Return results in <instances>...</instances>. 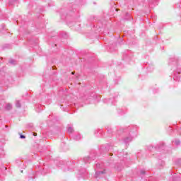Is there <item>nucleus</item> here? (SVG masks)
Instances as JSON below:
<instances>
[{"mask_svg": "<svg viewBox=\"0 0 181 181\" xmlns=\"http://www.w3.org/2000/svg\"><path fill=\"white\" fill-rule=\"evenodd\" d=\"M81 163V161H79L78 163H74L69 161L65 162V161H59V168H61L64 170V172H73V168H78V175L79 176H82V177H84V175H87V170L86 168H80L81 166H80Z\"/></svg>", "mask_w": 181, "mask_h": 181, "instance_id": "nucleus-1", "label": "nucleus"}, {"mask_svg": "<svg viewBox=\"0 0 181 181\" xmlns=\"http://www.w3.org/2000/svg\"><path fill=\"white\" fill-rule=\"evenodd\" d=\"M168 66L171 67V70H173L174 73L173 78L175 81H180L181 66L179 64V58H170L168 60Z\"/></svg>", "mask_w": 181, "mask_h": 181, "instance_id": "nucleus-2", "label": "nucleus"}, {"mask_svg": "<svg viewBox=\"0 0 181 181\" xmlns=\"http://www.w3.org/2000/svg\"><path fill=\"white\" fill-rule=\"evenodd\" d=\"M123 132L126 134V136L123 139V142L127 145L129 142H132L138 136V127L135 125L129 126L123 130Z\"/></svg>", "mask_w": 181, "mask_h": 181, "instance_id": "nucleus-3", "label": "nucleus"}, {"mask_svg": "<svg viewBox=\"0 0 181 181\" xmlns=\"http://www.w3.org/2000/svg\"><path fill=\"white\" fill-rule=\"evenodd\" d=\"M96 172H95V177L98 179V177H104L107 174V170L104 168V165L103 163H96Z\"/></svg>", "mask_w": 181, "mask_h": 181, "instance_id": "nucleus-4", "label": "nucleus"}, {"mask_svg": "<svg viewBox=\"0 0 181 181\" xmlns=\"http://www.w3.org/2000/svg\"><path fill=\"white\" fill-rule=\"evenodd\" d=\"M117 97H118V95H116L112 98H110L109 99H105L104 103H107V104H112V105H115V103H117Z\"/></svg>", "mask_w": 181, "mask_h": 181, "instance_id": "nucleus-5", "label": "nucleus"}, {"mask_svg": "<svg viewBox=\"0 0 181 181\" xmlns=\"http://www.w3.org/2000/svg\"><path fill=\"white\" fill-rule=\"evenodd\" d=\"M16 164L21 169H25V168H26V165H25V163L21 159L16 160Z\"/></svg>", "mask_w": 181, "mask_h": 181, "instance_id": "nucleus-6", "label": "nucleus"}, {"mask_svg": "<svg viewBox=\"0 0 181 181\" xmlns=\"http://www.w3.org/2000/svg\"><path fill=\"white\" fill-rule=\"evenodd\" d=\"M72 139L74 141H81V139H83V136H81L80 133L76 132L72 136Z\"/></svg>", "mask_w": 181, "mask_h": 181, "instance_id": "nucleus-7", "label": "nucleus"}, {"mask_svg": "<svg viewBox=\"0 0 181 181\" xmlns=\"http://www.w3.org/2000/svg\"><path fill=\"white\" fill-rule=\"evenodd\" d=\"M100 149L102 151H105V152H108V151H110V149H112V146L107 144L106 146H102L100 147Z\"/></svg>", "mask_w": 181, "mask_h": 181, "instance_id": "nucleus-8", "label": "nucleus"}, {"mask_svg": "<svg viewBox=\"0 0 181 181\" xmlns=\"http://www.w3.org/2000/svg\"><path fill=\"white\" fill-rule=\"evenodd\" d=\"M148 4L151 8H153L158 5V0H149Z\"/></svg>", "mask_w": 181, "mask_h": 181, "instance_id": "nucleus-9", "label": "nucleus"}, {"mask_svg": "<svg viewBox=\"0 0 181 181\" xmlns=\"http://www.w3.org/2000/svg\"><path fill=\"white\" fill-rule=\"evenodd\" d=\"M91 160H94V158H91V156L85 157L83 158L84 163H90Z\"/></svg>", "mask_w": 181, "mask_h": 181, "instance_id": "nucleus-10", "label": "nucleus"}, {"mask_svg": "<svg viewBox=\"0 0 181 181\" xmlns=\"http://www.w3.org/2000/svg\"><path fill=\"white\" fill-rule=\"evenodd\" d=\"M0 32L1 33H5L6 32V28H5V25L4 24L0 25Z\"/></svg>", "mask_w": 181, "mask_h": 181, "instance_id": "nucleus-11", "label": "nucleus"}, {"mask_svg": "<svg viewBox=\"0 0 181 181\" xmlns=\"http://www.w3.org/2000/svg\"><path fill=\"white\" fill-rule=\"evenodd\" d=\"M4 156H5V151L4 147H0V158H4Z\"/></svg>", "mask_w": 181, "mask_h": 181, "instance_id": "nucleus-12", "label": "nucleus"}, {"mask_svg": "<svg viewBox=\"0 0 181 181\" xmlns=\"http://www.w3.org/2000/svg\"><path fill=\"white\" fill-rule=\"evenodd\" d=\"M95 134H97V136H101V134H103V129L95 130Z\"/></svg>", "mask_w": 181, "mask_h": 181, "instance_id": "nucleus-13", "label": "nucleus"}, {"mask_svg": "<svg viewBox=\"0 0 181 181\" xmlns=\"http://www.w3.org/2000/svg\"><path fill=\"white\" fill-rule=\"evenodd\" d=\"M173 144H175L176 146H179V145H180V140L175 139L174 141H173Z\"/></svg>", "mask_w": 181, "mask_h": 181, "instance_id": "nucleus-14", "label": "nucleus"}, {"mask_svg": "<svg viewBox=\"0 0 181 181\" xmlns=\"http://www.w3.org/2000/svg\"><path fill=\"white\" fill-rule=\"evenodd\" d=\"M6 110H7L8 111H9V110H12V105L10 103H8L6 105Z\"/></svg>", "mask_w": 181, "mask_h": 181, "instance_id": "nucleus-15", "label": "nucleus"}, {"mask_svg": "<svg viewBox=\"0 0 181 181\" xmlns=\"http://www.w3.org/2000/svg\"><path fill=\"white\" fill-rule=\"evenodd\" d=\"M68 132L69 134H72V132H74V129L73 128V127H68Z\"/></svg>", "mask_w": 181, "mask_h": 181, "instance_id": "nucleus-16", "label": "nucleus"}, {"mask_svg": "<svg viewBox=\"0 0 181 181\" xmlns=\"http://www.w3.org/2000/svg\"><path fill=\"white\" fill-rule=\"evenodd\" d=\"M8 63H10V64L15 65V64H16V61L14 59H10Z\"/></svg>", "mask_w": 181, "mask_h": 181, "instance_id": "nucleus-17", "label": "nucleus"}, {"mask_svg": "<svg viewBox=\"0 0 181 181\" xmlns=\"http://www.w3.org/2000/svg\"><path fill=\"white\" fill-rule=\"evenodd\" d=\"M16 106L17 107V108H21V102L19 100H17L16 102Z\"/></svg>", "mask_w": 181, "mask_h": 181, "instance_id": "nucleus-18", "label": "nucleus"}, {"mask_svg": "<svg viewBox=\"0 0 181 181\" xmlns=\"http://www.w3.org/2000/svg\"><path fill=\"white\" fill-rule=\"evenodd\" d=\"M124 168V167H123L122 165H120V166L117 165L116 169H117V170H118L119 172H120V170H122V168Z\"/></svg>", "mask_w": 181, "mask_h": 181, "instance_id": "nucleus-19", "label": "nucleus"}, {"mask_svg": "<svg viewBox=\"0 0 181 181\" xmlns=\"http://www.w3.org/2000/svg\"><path fill=\"white\" fill-rule=\"evenodd\" d=\"M127 57H129V54H125L124 55V57H123V59H124V60H127Z\"/></svg>", "mask_w": 181, "mask_h": 181, "instance_id": "nucleus-20", "label": "nucleus"}, {"mask_svg": "<svg viewBox=\"0 0 181 181\" xmlns=\"http://www.w3.org/2000/svg\"><path fill=\"white\" fill-rule=\"evenodd\" d=\"M20 138H21V139H25V138H26V136H25V135H23V134H20Z\"/></svg>", "mask_w": 181, "mask_h": 181, "instance_id": "nucleus-21", "label": "nucleus"}, {"mask_svg": "<svg viewBox=\"0 0 181 181\" xmlns=\"http://www.w3.org/2000/svg\"><path fill=\"white\" fill-rule=\"evenodd\" d=\"M46 169H43L42 171H41V174H42V175H46Z\"/></svg>", "mask_w": 181, "mask_h": 181, "instance_id": "nucleus-22", "label": "nucleus"}, {"mask_svg": "<svg viewBox=\"0 0 181 181\" xmlns=\"http://www.w3.org/2000/svg\"><path fill=\"white\" fill-rule=\"evenodd\" d=\"M70 105H71V107H74V105H76V103H72V104L69 103V104H68V107H70Z\"/></svg>", "mask_w": 181, "mask_h": 181, "instance_id": "nucleus-23", "label": "nucleus"}, {"mask_svg": "<svg viewBox=\"0 0 181 181\" xmlns=\"http://www.w3.org/2000/svg\"><path fill=\"white\" fill-rule=\"evenodd\" d=\"M140 173H141V175H145V170H141L140 171Z\"/></svg>", "mask_w": 181, "mask_h": 181, "instance_id": "nucleus-24", "label": "nucleus"}, {"mask_svg": "<svg viewBox=\"0 0 181 181\" xmlns=\"http://www.w3.org/2000/svg\"><path fill=\"white\" fill-rule=\"evenodd\" d=\"M176 179H177V180H180V177H174L173 178V181H176Z\"/></svg>", "mask_w": 181, "mask_h": 181, "instance_id": "nucleus-25", "label": "nucleus"}, {"mask_svg": "<svg viewBox=\"0 0 181 181\" xmlns=\"http://www.w3.org/2000/svg\"><path fill=\"white\" fill-rule=\"evenodd\" d=\"M92 94H93L92 97H93V98H95V93H92Z\"/></svg>", "mask_w": 181, "mask_h": 181, "instance_id": "nucleus-26", "label": "nucleus"}, {"mask_svg": "<svg viewBox=\"0 0 181 181\" xmlns=\"http://www.w3.org/2000/svg\"><path fill=\"white\" fill-rule=\"evenodd\" d=\"M32 179H33V177L29 176V180H32Z\"/></svg>", "mask_w": 181, "mask_h": 181, "instance_id": "nucleus-27", "label": "nucleus"}, {"mask_svg": "<svg viewBox=\"0 0 181 181\" xmlns=\"http://www.w3.org/2000/svg\"><path fill=\"white\" fill-rule=\"evenodd\" d=\"M35 177H37V174H36V173H35V175H34V179H35Z\"/></svg>", "mask_w": 181, "mask_h": 181, "instance_id": "nucleus-28", "label": "nucleus"}, {"mask_svg": "<svg viewBox=\"0 0 181 181\" xmlns=\"http://www.w3.org/2000/svg\"><path fill=\"white\" fill-rule=\"evenodd\" d=\"M33 135H34V136H36V135H37V134L34 133Z\"/></svg>", "mask_w": 181, "mask_h": 181, "instance_id": "nucleus-29", "label": "nucleus"}, {"mask_svg": "<svg viewBox=\"0 0 181 181\" xmlns=\"http://www.w3.org/2000/svg\"><path fill=\"white\" fill-rule=\"evenodd\" d=\"M110 156H112V153H110Z\"/></svg>", "mask_w": 181, "mask_h": 181, "instance_id": "nucleus-30", "label": "nucleus"}, {"mask_svg": "<svg viewBox=\"0 0 181 181\" xmlns=\"http://www.w3.org/2000/svg\"><path fill=\"white\" fill-rule=\"evenodd\" d=\"M21 173H23V170H21Z\"/></svg>", "mask_w": 181, "mask_h": 181, "instance_id": "nucleus-31", "label": "nucleus"}, {"mask_svg": "<svg viewBox=\"0 0 181 181\" xmlns=\"http://www.w3.org/2000/svg\"><path fill=\"white\" fill-rule=\"evenodd\" d=\"M116 11L118 12V8H116Z\"/></svg>", "mask_w": 181, "mask_h": 181, "instance_id": "nucleus-32", "label": "nucleus"}, {"mask_svg": "<svg viewBox=\"0 0 181 181\" xmlns=\"http://www.w3.org/2000/svg\"><path fill=\"white\" fill-rule=\"evenodd\" d=\"M71 74H74V72H71Z\"/></svg>", "mask_w": 181, "mask_h": 181, "instance_id": "nucleus-33", "label": "nucleus"}, {"mask_svg": "<svg viewBox=\"0 0 181 181\" xmlns=\"http://www.w3.org/2000/svg\"><path fill=\"white\" fill-rule=\"evenodd\" d=\"M107 132H110V129H107Z\"/></svg>", "mask_w": 181, "mask_h": 181, "instance_id": "nucleus-34", "label": "nucleus"}, {"mask_svg": "<svg viewBox=\"0 0 181 181\" xmlns=\"http://www.w3.org/2000/svg\"><path fill=\"white\" fill-rule=\"evenodd\" d=\"M165 146V144H163V146Z\"/></svg>", "mask_w": 181, "mask_h": 181, "instance_id": "nucleus-35", "label": "nucleus"}, {"mask_svg": "<svg viewBox=\"0 0 181 181\" xmlns=\"http://www.w3.org/2000/svg\"><path fill=\"white\" fill-rule=\"evenodd\" d=\"M180 135H181V132H180Z\"/></svg>", "mask_w": 181, "mask_h": 181, "instance_id": "nucleus-36", "label": "nucleus"}, {"mask_svg": "<svg viewBox=\"0 0 181 181\" xmlns=\"http://www.w3.org/2000/svg\"><path fill=\"white\" fill-rule=\"evenodd\" d=\"M154 93H156V91H154Z\"/></svg>", "mask_w": 181, "mask_h": 181, "instance_id": "nucleus-37", "label": "nucleus"}]
</instances>
